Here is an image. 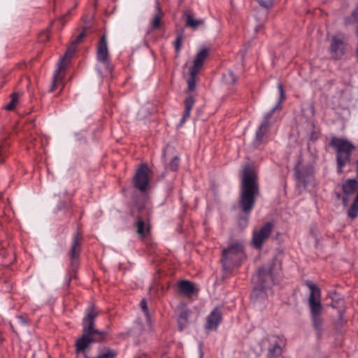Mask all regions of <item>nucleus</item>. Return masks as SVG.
Returning a JSON list of instances; mask_svg holds the SVG:
<instances>
[{
  "label": "nucleus",
  "mask_w": 358,
  "mask_h": 358,
  "mask_svg": "<svg viewBox=\"0 0 358 358\" xmlns=\"http://www.w3.org/2000/svg\"><path fill=\"white\" fill-rule=\"evenodd\" d=\"M259 194L257 173L253 166L246 164L242 171L240 206L245 213H250Z\"/></svg>",
  "instance_id": "nucleus-1"
},
{
  "label": "nucleus",
  "mask_w": 358,
  "mask_h": 358,
  "mask_svg": "<svg viewBox=\"0 0 358 358\" xmlns=\"http://www.w3.org/2000/svg\"><path fill=\"white\" fill-rule=\"evenodd\" d=\"M329 144L336 153L337 171L341 173L343 167L350 162L356 147L348 139L336 136L331 137Z\"/></svg>",
  "instance_id": "nucleus-2"
},
{
  "label": "nucleus",
  "mask_w": 358,
  "mask_h": 358,
  "mask_svg": "<svg viewBox=\"0 0 358 358\" xmlns=\"http://www.w3.org/2000/svg\"><path fill=\"white\" fill-rule=\"evenodd\" d=\"M306 285L310 290L308 303L313 326L315 329L320 330L323 325V320L321 317L322 311V306L320 299L321 290L311 281H307Z\"/></svg>",
  "instance_id": "nucleus-3"
},
{
  "label": "nucleus",
  "mask_w": 358,
  "mask_h": 358,
  "mask_svg": "<svg viewBox=\"0 0 358 358\" xmlns=\"http://www.w3.org/2000/svg\"><path fill=\"white\" fill-rule=\"evenodd\" d=\"M78 43L73 41L68 49L65 55L62 57L57 64V69L55 71L52 78V84L50 88L51 92L55 91L56 89L60 87L61 89L64 87L63 80L64 78V69L69 63L71 55L75 52Z\"/></svg>",
  "instance_id": "nucleus-4"
},
{
  "label": "nucleus",
  "mask_w": 358,
  "mask_h": 358,
  "mask_svg": "<svg viewBox=\"0 0 358 358\" xmlns=\"http://www.w3.org/2000/svg\"><path fill=\"white\" fill-rule=\"evenodd\" d=\"M78 43L73 41L68 49L65 55L62 57L57 64V69L55 71L52 78V84L50 88L51 92L55 91L56 89L60 87L61 89L64 87L63 80L64 78V69L69 63L71 55L75 52Z\"/></svg>",
  "instance_id": "nucleus-5"
},
{
  "label": "nucleus",
  "mask_w": 358,
  "mask_h": 358,
  "mask_svg": "<svg viewBox=\"0 0 358 358\" xmlns=\"http://www.w3.org/2000/svg\"><path fill=\"white\" fill-rule=\"evenodd\" d=\"M106 333L100 331H92L83 328V334L76 341V352H83L92 343L99 342L104 339Z\"/></svg>",
  "instance_id": "nucleus-6"
},
{
  "label": "nucleus",
  "mask_w": 358,
  "mask_h": 358,
  "mask_svg": "<svg viewBox=\"0 0 358 358\" xmlns=\"http://www.w3.org/2000/svg\"><path fill=\"white\" fill-rule=\"evenodd\" d=\"M244 257L245 255L242 245L235 243L228 248L223 250L222 262L224 266L231 264L238 265Z\"/></svg>",
  "instance_id": "nucleus-7"
},
{
  "label": "nucleus",
  "mask_w": 358,
  "mask_h": 358,
  "mask_svg": "<svg viewBox=\"0 0 358 358\" xmlns=\"http://www.w3.org/2000/svg\"><path fill=\"white\" fill-rule=\"evenodd\" d=\"M278 88L280 93V100L277 105L273 108L269 112H268L264 117L263 121L260 126L259 127L257 133H256V140L258 142H261L266 134L267 133L269 128V120L273 115L274 112L276 109H278L280 106V103L285 100V93L282 87V83H279L278 85Z\"/></svg>",
  "instance_id": "nucleus-8"
},
{
  "label": "nucleus",
  "mask_w": 358,
  "mask_h": 358,
  "mask_svg": "<svg viewBox=\"0 0 358 358\" xmlns=\"http://www.w3.org/2000/svg\"><path fill=\"white\" fill-rule=\"evenodd\" d=\"M150 171V169L146 164H141L136 171L134 182L135 186L141 191L144 192L149 184Z\"/></svg>",
  "instance_id": "nucleus-9"
},
{
  "label": "nucleus",
  "mask_w": 358,
  "mask_h": 358,
  "mask_svg": "<svg viewBox=\"0 0 358 358\" xmlns=\"http://www.w3.org/2000/svg\"><path fill=\"white\" fill-rule=\"evenodd\" d=\"M96 58L100 64L103 66L106 72L110 73L111 69L110 68L109 58H108V49L107 46L106 38L102 36L100 43L97 48Z\"/></svg>",
  "instance_id": "nucleus-10"
},
{
  "label": "nucleus",
  "mask_w": 358,
  "mask_h": 358,
  "mask_svg": "<svg viewBox=\"0 0 358 358\" xmlns=\"http://www.w3.org/2000/svg\"><path fill=\"white\" fill-rule=\"evenodd\" d=\"M273 230V224L267 222L259 229L253 232L252 243L256 248H261L264 242L268 238Z\"/></svg>",
  "instance_id": "nucleus-11"
},
{
  "label": "nucleus",
  "mask_w": 358,
  "mask_h": 358,
  "mask_svg": "<svg viewBox=\"0 0 358 358\" xmlns=\"http://www.w3.org/2000/svg\"><path fill=\"white\" fill-rule=\"evenodd\" d=\"M345 43L342 38L338 36H333L329 51L331 57L335 59H341L345 54Z\"/></svg>",
  "instance_id": "nucleus-12"
},
{
  "label": "nucleus",
  "mask_w": 358,
  "mask_h": 358,
  "mask_svg": "<svg viewBox=\"0 0 358 358\" xmlns=\"http://www.w3.org/2000/svg\"><path fill=\"white\" fill-rule=\"evenodd\" d=\"M253 281L260 285V288L264 289L273 284V274L271 270L260 268L257 274L254 276Z\"/></svg>",
  "instance_id": "nucleus-13"
},
{
  "label": "nucleus",
  "mask_w": 358,
  "mask_h": 358,
  "mask_svg": "<svg viewBox=\"0 0 358 358\" xmlns=\"http://www.w3.org/2000/svg\"><path fill=\"white\" fill-rule=\"evenodd\" d=\"M222 315L218 308H215L206 318L205 328L207 330H216L221 322Z\"/></svg>",
  "instance_id": "nucleus-14"
},
{
  "label": "nucleus",
  "mask_w": 358,
  "mask_h": 358,
  "mask_svg": "<svg viewBox=\"0 0 358 358\" xmlns=\"http://www.w3.org/2000/svg\"><path fill=\"white\" fill-rule=\"evenodd\" d=\"M97 316V313L93 306H90L87 311L85 316L83 318V327L84 329H87L92 331H98L94 329V320Z\"/></svg>",
  "instance_id": "nucleus-15"
},
{
  "label": "nucleus",
  "mask_w": 358,
  "mask_h": 358,
  "mask_svg": "<svg viewBox=\"0 0 358 358\" xmlns=\"http://www.w3.org/2000/svg\"><path fill=\"white\" fill-rule=\"evenodd\" d=\"M208 56V50L206 48H202L196 55L194 62L193 66L190 68L189 70L199 72L201 69L204 61Z\"/></svg>",
  "instance_id": "nucleus-16"
},
{
  "label": "nucleus",
  "mask_w": 358,
  "mask_h": 358,
  "mask_svg": "<svg viewBox=\"0 0 358 358\" xmlns=\"http://www.w3.org/2000/svg\"><path fill=\"white\" fill-rule=\"evenodd\" d=\"M179 292L187 296H191L195 292L194 285L188 280H182L178 283Z\"/></svg>",
  "instance_id": "nucleus-17"
},
{
  "label": "nucleus",
  "mask_w": 358,
  "mask_h": 358,
  "mask_svg": "<svg viewBox=\"0 0 358 358\" xmlns=\"http://www.w3.org/2000/svg\"><path fill=\"white\" fill-rule=\"evenodd\" d=\"M156 13L150 22L152 29H159L160 27L161 19L163 16V12L161 9L160 5L158 1L155 3Z\"/></svg>",
  "instance_id": "nucleus-18"
},
{
  "label": "nucleus",
  "mask_w": 358,
  "mask_h": 358,
  "mask_svg": "<svg viewBox=\"0 0 358 358\" xmlns=\"http://www.w3.org/2000/svg\"><path fill=\"white\" fill-rule=\"evenodd\" d=\"M358 182L355 179H348L342 187L343 191L346 196L353 194L357 189Z\"/></svg>",
  "instance_id": "nucleus-19"
},
{
  "label": "nucleus",
  "mask_w": 358,
  "mask_h": 358,
  "mask_svg": "<svg viewBox=\"0 0 358 358\" xmlns=\"http://www.w3.org/2000/svg\"><path fill=\"white\" fill-rule=\"evenodd\" d=\"M80 238L81 236L79 233H77L73 237V241L71 249V255L73 259L76 258L78 256L80 251Z\"/></svg>",
  "instance_id": "nucleus-20"
},
{
  "label": "nucleus",
  "mask_w": 358,
  "mask_h": 358,
  "mask_svg": "<svg viewBox=\"0 0 358 358\" xmlns=\"http://www.w3.org/2000/svg\"><path fill=\"white\" fill-rule=\"evenodd\" d=\"M188 316H189V313L187 310H184L181 311V313L178 317V327H179V329L180 331H182L187 326Z\"/></svg>",
  "instance_id": "nucleus-21"
},
{
  "label": "nucleus",
  "mask_w": 358,
  "mask_h": 358,
  "mask_svg": "<svg viewBox=\"0 0 358 358\" xmlns=\"http://www.w3.org/2000/svg\"><path fill=\"white\" fill-rule=\"evenodd\" d=\"M310 177L311 174H309L305 177L304 173L301 169H297L296 171V178L297 180V185L299 187H301V185L306 186Z\"/></svg>",
  "instance_id": "nucleus-22"
},
{
  "label": "nucleus",
  "mask_w": 358,
  "mask_h": 358,
  "mask_svg": "<svg viewBox=\"0 0 358 358\" xmlns=\"http://www.w3.org/2000/svg\"><path fill=\"white\" fill-rule=\"evenodd\" d=\"M187 25L193 28L196 29L199 26L203 24V20L201 19H196L192 15L188 14L187 15Z\"/></svg>",
  "instance_id": "nucleus-23"
},
{
  "label": "nucleus",
  "mask_w": 358,
  "mask_h": 358,
  "mask_svg": "<svg viewBox=\"0 0 358 358\" xmlns=\"http://www.w3.org/2000/svg\"><path fill=\"white\" fill-rule=\"evenodd\" d=\"M149 231V226L143 220L139 219L137 221V233L141 237H144Z\"/></svg>",
  "instance_id": "nucleus-24"
},
{
  "label": "nucleus",
  "mask_w": 358,
  "mask_h": 358,
  "mask_svg": "<svg viewBox=\"0 0 358 358\" xmlns=\"http://www.w3.org/2000/svg\"><path fill=\"white\" fill-rule=\"evenodd\" d=\"M20 96V94L19 93L12 94L10 101L4 107L5 109L8 110H13L17 106L19 102Z\"/></svg>",
  "instance_id": "nucleus-25"
},
{
  "label": "nucleus",
  "mask_w": 358,
  "mask_h": 358,
  "mask_svg": "<svg viewBox=\"0 0 358 358\" xmlns=\"http://www.w3.org/2000/svg\"><path fill=\"white\" fill-rule=\"evenodd\" d=\"M199 72H196V71H192V70H189V78L187 80V84H188V89L190 91H192L195 89V87H196V75Z\"/></svg>",
  "instance_id": "nucleus-26"
},
{
  "label": "nucleus",
  "mask_w": 358,
  "mask_h": 358,
  "mask_svg": "<svg viewBox=\"0 0 358 358\" xmlns=\"http://www.w3.org/2000/svg\"><path fill=\"white\" fill-rule=\"evenodd\" d=\"M194 103V99L192 96H189L187 98L185 101V116H189L191 113V110L192 109L193 105Z\"/></svg>",
  "instance_id": "nucleus-27"
},
{
  "label": "nucleus",
  "mask_w": 358,
  "mask_h": 358,
  "mask_svg": "<svg viewBox=\"0 0 358 358\" xmlns=\"http://www.w3.org/2000/svg\"><path fill=\"white\" fill-rule=\"evenodd\" d=\"M224 81L229 85L234 84L236 81V78L232 71H229L223 75Z\"/></svg>",
  "instance_id": "nucleus-28"
},
{
  "label": "nucleus",
  "mask_w": 358,
  "mask_h": 358,
  "mask_svg": "<svg viewBox=\"0 0 358 358\" xmlns=\"http://www.w3.org/2000/svg\"><path fill=\"white\" fill-rule=\"evenodd\" d=\"M116 356V353L112 350H107L101 355H99L97 358H115Z\"/></svg>",
  "instance_id": "nucleus-29"
},
{
  "label": "nucleus",
  "mask_w": 358,
  "mask_h": 358,
  "mask_svg": "<svg viewBox=\"0 0 358 358\" xmlns=\"http://www.w3.org/2000/svg\"><path fill=\"white\" fill-rule=\"evenodd\" d=\"M259 3L263 6V7H265V8H269L270 6H272L273 3V0H257Z\"/></svg>",
  "instance_id": "nucleus-30"
},
{
  "label": "nucleus",
  "mask_w": 358,
  "mask_h": 358,
  "mask_svg": "<svg viewBox=\"0 0 358 358\" xmlns=\"http://www.w3.org/2000/svg\"><path fill=\"white\" fill-rule=\"evenodd\" d=\"M170 169L172 171H176L178 167V158L175 157L170 163Z\"/></svg>",
  "instance_id": "nucleus-31"
},
{
  "label": "nucleus",
  "mask_w": 358,
  "mask_h": 358,
  "mask_svg": "<svg viewBox=\"0 0 358 358\" xmlns=\"http://www.w3.org/2000/svg\"><path fill=\"white\" fill-rule=\"evenodd\" d=\"M182 45V37L178 36L175 41V48L176 52H179Z\"/></svg>",
  "instance_id": "nucleus-32"
},
{
  "label": "nucleus",
  "mask_w": 358,
  "mask_h": 358,
  "mask_svg": "<svg viewBox=\"0 0 358 358\" xmlns=\"http://www.w3.org/2000/svg\"><path fill=\"white\" fill-rule=\"evenodd\" d=\"M140 306H141V308H142V310L147 314L148 312V310L146 301L145 299H143L141 301Z\"/></svg>",
  "instance_id": "nucleus-33"
},
{
  "label": "nucleus",
  "mask_w": 358,
  "mask_h": 358,
  "mask_svg": "<svg viewBox=\"0 0 358 358\" xmlns=\"http://www.w3.org/2000/svg\"><path fill=\"white\" fill-rule=\"evenodd\" d=\"M85 36V33L84 32H82L80 33L76 38V39L74 41L75 43H80V41H82V39L83 38V37Z\"/></svg>",
  "instance_id": "nucleus-34"
},
{
  "label": "nucleus",
  "mask_w": 358,
  "mask_h": 358,
  "mask_svg": "<svg viewBox=\"0 0 358 358\" xmlns=\"http://www.w3.org/2000/svg\"><path fill=\"white\" fill-rule=\"evenodd\" d=\"M189 117V116H185V113H184L183 117H182V118L180 120V124H184L187 118Z\"/></svg>",
  "instance_id": "nucleus-35"
},
{
  "label": "nucleus",
  "mask_w": 358,
  "mask_h": 358,
  "mask_svg": "<svg viewBox=\"0 0 358 358\" xmlns=\"http://www.w3.org/2000/svg\"><path fill=\"white\" fill-rule=\"evenodd\" d=\"M353 15L357 20H358V6H357L355 10L353 13Z\"/></svg>",
  "instance_id": "nucleus-36"
},
{
  "label": "nucleus",
  "mask_w": 358,
  "mask_h": 358,
  "mask_svg": "<svg viewBox=\"0 0 358 358\" xmlns=\"http://www.w3.org/2000/svg\"><path fill=\"white\" fill-rule=\"evenodd\" d=\"M4 160L2 150L0 149V164L2 163Z\"/></svg>",
  "instance_id": "nucleus-37"
},
{
  "label": "nucleus",
  "mask_w": 358,
  "mask_h": 358,
  "mask_svg": "<svg viewBox=\"0 0 358 358\" xmlns=\"http://www.w3.org/2000/svg\"><path fill=\"white\" fill-rule=\"evenodd\" d=\"M348 199L346 196H344L343 198V203L345 206H346L348 204Z\"/></svg>",
  "instance_id": "nucleus-38"
},
{
  "label": "nucleus",
  "mask_w": 358,
  "mask_h": 358,
  "mask_svg": "<svg viewBox=\"0 0 358 358\" xmlns=\"http://www.w3.org/2000/svg\"><path fill=\"white\" fill-rule=\"evenodd\" d=\"M18 320L23 324H25V321L24 320L23 317L22 316H18L17 317Z\"/></svg>",
  "instance_id": "nucleus-39"
},
{
  "label": "nucleus",
  "mask_w": 358,
  "mask_h": 358,
  "mask_svg": "<svg viewBox=\"0 0 358 358\" xmlns=\"http://www.w3.org/2000/svg\"><path fill=\"white\" fill-rule=\"evenodd\" d=\"M97 68H98V71H99V72H101V67L97 66Z\"/></svg>",
  "instance_id": "nucleus-40"
},
{
  "label": "nucleus",
  "mask_w": 358,
  "mask_h": 358,
  "mask_svg": "<svg viewBox=\"0 0 358 358\" xmlns=\"http://www.w3.org/2000/svg\"><path fill=\"white\" fill-rule=\"evenodd\" d=\"M357 176H358V160H357Z\"/></svg>",
  "instance_id": "nucleus-41"
}]
</instances>
